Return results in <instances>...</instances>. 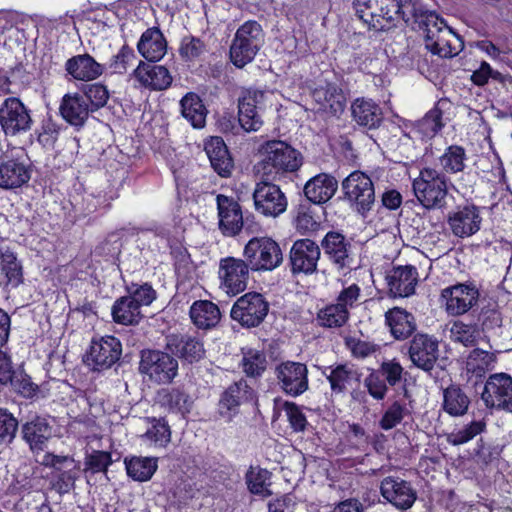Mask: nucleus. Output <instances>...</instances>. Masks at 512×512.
I'll use <instances>...</instances> for the list:
<instances>
[{"mask_svg": "<svg viewBox=\"0 0 512 512\" xmlns=\"http://www.w3.org/2000/svg\"><path fill=\"white\" fill-rule=\"evenodd\" d=\"M302 165L300 153L283 141H268L265 145V157L258 164L267 180L278 181L286 174L297 171Z\"/></svg>", "mask_w": 512, "mask_h": 512, "instance_id": "obj_1", "label": "nucleus"}, {"mask_svg": "<svg viewBox=\"0 0 512 512\" xmlns=\"http://www.w3.org/2000/svg\"><path fill=\"white\" fill-rule=\"evenodd\" d=\"M412 190L419 204L425 209H443L447 205V177L434 168H422L412 182Z\"/></svg>", "mask_w": 512, "mask_h": 512, "instance_id": "obj_2", "label": "nucleus"}, {"mask_svg": "<svg viewBox=\"0 0 512 512\" xmlns=\"http://www.w3.org/2000/svg\"><path fill=\"white\" fill-rule=\"evenodd\" d=\"M264 41V33L257 21L249 20L236 31L230 45L231 62L238 68H243L252 62Z\"/></svg>", "mask_w": 512, "mask_h": 512, "instance_id": "obj_3", "label": "nucleus"}, {"mask_svg": "<svg viewBox=\"0 0 512 512\" xmlns=\"http://www.w3.org/2000/svg\"><path fill=\"white\" fill-rule=\"evenodd\" d=\"M356 16L375 31H386L396 26L397 0H354Z\"/></svg>", "mask_w": 512, "mask_h": 512, "instance_id": "obj_4", "label": "nucleus"}, {"mask_svg": "<svg viewBox=\"0 0 512 512\" xmlns=\"http://www.w3.org/2000/svg\"><path fill=\"white\" fill-rule=\"evenodd\" d=\"M344 199L350 207L363 217L375 203V188L371 178L362 171L350 173L341 183Z\"/></svg>", "mask_w": 512, "mask_h": 512, "instance_id": "obj_5", "label": "nucleus"}, {"mask_svg": "<svg viewBox=\"0 0 512 512\" xmlns=\"http://www.w3.org/2000/svg\"><path fill=\"white\" fill-rule=\"evenodd\" d=\"M243 255L253 271H271L283 261L279 244L266 236L250 239L244 247Z\"/></svg>", "mask_w": 512, "mask_h": 512, "instance_id": "obj_6", "label": "nucleus"}, {"mask_svg": "<svg viewBox=\"0 0 512 512\" xmlns=\"http://www.w3.org/2000/svg\"><path fill=\"white\" fill-rule=\"evenodd\" d=\"M178 360L170 353L145 349L141 351L139 371L157 384H169L178 375Z\"/></svg>", "mask_w": 512, "mask_h": 512, "instance_id": "obj_7", "label": "nucleus"}, {"mask_svg": "<svg viewBox=\"0 0 512 512\" xmlns=\"http://www.w3.org/2000/svg\"><path fill=\"white\" fill-rule=\"evenodd\" d=\"M269 312V303L257 292H248L239 297L231 308V318L241 326L253 328L259 326Z\"/></svg>", "mask_w": 512, "mask_h": 512, "instance_id": "obj_8", "label": "nucleus"}, {"mask_svg": "<svg viewBox=\"0 0 512 512\" xmlns=\"http://www.w3.org/2000/svg\"><path fill=\"white\" fill-rule=\"evenodd\" d=\"M481 400L488 409L512 413V377L507 373L490 375L481 392Z\"/></svg>", "mask_w": 512, "mask_h": 512, "instance_id": "obj_9", "label": "nucleus"}, {"mask_svg": "<svg viewBox=\"0 0 512 512\" xmlns=\"http://www.w3.org/2000/svg\"><path fill=\"white\" fill-rule=\"evenodd\" d=\"M272 181L265 178L256 184L253 192L256 211L267 217H277L285 212L287 208L285 194Z\"/></svg>", "mask_w": 512, "mask_h": 512, "instance_id": "obj_10", "label": "nucleus"}, {"mask_svg": "<svg viewBox=\"0 0 512 512\" xmlns=\"http://www.w3.org/2000/svg\"><path fill=\"white\" fill-rule=\"evenodd\" d=\"M249 269L246 259L226 257L220 260L219 278L227 294L236 295L246 289Z\"/></svg>", "mask_w": 512, "mask_h": 512, "instance_id": "obj_11", "label": "nucleus"}, {"mask_svg": "<svg viewBox=\"0 0 512 512\" xmlns=\"http://www.w3.org/2000/svg\"><path fill=\"white\" fill-rule=\"evenodd\" d=\"M480 293L475 285L458 283L442 290L441 298L449 315L460 316L473 308Z\"/></svg>", "mask_w": 512, "mask_h": 512, "instance_id": "obj_12", "label": "nucleus"}, {"mask_svg": "<svg viewBox=\"0 0 512 512\" xmlns=\"http://www.w3.org/2000/svg\"><path fill=\"white\" fill-rule=\"evenodd\" d=\"M280 388L292 397H297L308 389V369L300 362L286 361L275 369Z\"/></svg>", "mask_w": 512, "mask_h": 512, "instance_id": "obj_13", "label": "nucleus"}, {"mask_svg": "<svg viewBox=\"0 0 512 512\" xmlns=\"http://www.w3.org/2000/svg\"><path fill=\"white\" fill-rule=\"evenodd\" d=\"M122 353L120 341L113 336L93 339L87 354L86 363L93 370H105L115 364Z\"/></svg>", "mask_w": 512, "mask_h": 512, "instance_id": "obj_14", "label": "nucleus"}, {"mask_svg": "<svg viewBox=\"0 0 512 512\" xmlns=\"http://www.w3.org/2000/svg\"><path fill=\"white\" fill-rule=\"evenodd\" d=\"M0 124L6 135H16L31 128L29 111L18 98H7L0 107Z\"/></svg>", "mask_w": 512, "mask_h": 512, "instance_id": "obj_15", "label": "nucleus"}, {"mask_svg": "<svg viewBox=\"0 0 512 512\" xmlns=\"http://www.w3.org/2000/svg\"><path fill=\"white\" fill-rule=\"evenodd\" d=\"M321 250L316 242L311 239L296 240L289 253L291 271L293 274H312L317 269Z\"/></svg>", "mask_w": 512, "mask_h": 512, "instance_id": "obj_16", "label": "nucleus"}, {"mask_svg": "<svg viewBox=\"0 0 512 512\" xmlns=\"http://www.w3.org/2000/svg\"><path fill=\"white\" fill-rule=\"evenodd\" d=\"M264 93L257 90H248L239 99L238 121L246 132H256L263 125L262 102Z\"/></svg>", "mask_w": 512, "mask_h": 512, "instance_id": "obj_17", "label": "nucleus"}, {"mask_svg": "<svg viewBox=\"0 0 512 512\" xmlns=\"http://www.w3.org/2000/svg\"><path fill=\"white\" fill-rule=\"evenodd\" d=\"M380 492L385 500L399 510H407L417 499V492L411 483L399 477H385L380 484Z\"/></svg>", "mask_w": 512, "mask_h": 512, "instance_id": "obj_18", "label": "nucleus"}, {"mask_svg": "<svg viewBox=\"0 0 512 512\" xmlns=\"http://www.w3.org/2000/svg\"><path fill=\"white\" fill-rule=\"evenodd\" d=\"M439 342L431 335L418 333L414 335L409 346V357L412 363L424 370L433 369L439 354Z\"/></svg>", "mask_w": 512, "mask_h": 512, "instance_id": "obj_19", "label": "nucleus"}, {"mask_svg": "<svg viewBox=\"0 0 512 512\" xmlns=\"http://www.w3.org/2000/svg\"><path fill=\"white\" fill-rule=\"evenodd\" d=\"M321 247L324 254L339 270L351 267L352 245L342 233L329 231L322 239Z\"/></svg>", "mask_w": 512, "mask_h": 512, "instance_id": "obj_20", "label": "nucleus"}, {"mask_svg": "<svg viewBox=\"0 0 512 512\" xmlns=\"http://www.w3.org/2000/svg\"><path fill=\"white\" fill-rule=\"evenodd\" d=\"M166 349L180 359L194 363L205 356L203 342L196 336L187 334H171L166 337Z\"/></svg>", "mask_w": 512, "mask_h": 512, "instance_id": "obj_21", "label": "nucleus"}, {"mask_svg": "<svg viewBox=\"0 0 512 512\" xmlns=\"http://www.w3.org/2000/svg\"><path fill=\"white\" fill-rule=\"evenodd\" d=\"M312 98L319 110L331 116L339 117L346 106V97L335 83L321 82L312 91Z\"/></svg>", "mask_w": 512, "mask_h": 512, "instance_id": "obj_22", "label": "nucleus"}, {"mask_svg": "<svg viewBox=\"0 0 512 512\" xmlns=\"http://www.w3.org/2000/svg\"><path fill=\"white\" fill-rule=\"evenodd\" d=\"M482 217L479 209L474 205L459 207L450 213L448 224L454 236L466 238L480 230Z\"/></svg>", "mask_w": 512, "mask_h": 512, "instance_id": "obj_23", "label": "nucleus"}, {"mask_svg": "<svg viewBox=\"0 0 512 512\" xmlns=\"http://www.w3.org/2000/svg\"><path fill=\"white\" fill-rule=\"evenodd\" d=\"M386 282L390 295L408 297L415 292L418 283V271L412 265L393 267L386 274Z\"/></svg>", "mask_w": 512, "mask_h": 512, "instance_id": "obj_24", "label": "nucleus"}, {"mask_svg": "<svg viewBox=\"0 0 512 512\" xmlns=\"http://www.w3.org/2000/svg\"><path fill=\"white\" fill-rule=\"evenodd\" d=\"M219 228L226 236L238 234L243 226L240 205L231 197L219 194L216 198Z\"/></svg>", "mask_w": 512, "mask_h": 512, "instance_id": "obj_25", "label": "nucleus"}, {"mask_svg": "<svg viewBox=\"0 0 512 512\" xmlns=\"http://www.w3.org/2000/svg\"><path fill=\"white\" fill-rule=\"evenodd\" d=\"M59 113L68 124L81 128L88 120L92 111L82 94L67 93L62 97Z\"/></svg>", "mask_w": 512, "mask_h": 512, "instance_id": "obj_26", "label": "nucleus"}, {"mask_svg": "<svg viewBox=\"0 0 512 512\" xmlns=\"http://www.w3.org/2000/svg\"><path fill=\"white\" fill-rule=\"evenodd\" d=\"M24 441L33 452L43 451L52 437L53 428L48 419L36 416L24 423L21 427Z\"/></svg>", "mask_w": 512, "mask_h": 512, "instance_id": "obj_27", "label": "nucleus"}, {"mask_svg": "<svg viewBox=\"0 0 512 512\" xmlns=\"http://www.w3.org/2000/svg\"><path fill=\"white\" fill-rule=\"evenodd\" d=\"M133 75L142 86L151 90H165L172 83L169 70L162 65L147 64L141 61L133 71Z\"/></svg>", "mask_w": 512, "mask_h": 512, "instance_id": "obj_28", "label": "nucleus"}, {"mask_svg": "<svg viewBox=\"0 0 512 512\" xmlns=\"http://www.w3.org/2000/svg\"><path fill=\"white\" fill-rule=\"evenodd\" d=\"M253 390L244 379L229 385L219 400V412L223 417L230 419L237 412L238 407L252 398Z\"/></svg>", "mask_w": 512, "mask_h": 512, "instance_id": "obj_29", "label": "nucleus"}, {"mask_svg": "<svg viewBox=\"0 0 512 512\" xmlns=\"http://www.w3.org/2000/svg\"><path fill=\"white\" fill-rule=\"evenodd\" d=\"M338 189V181L328 173H320L309 179L304 186L306 198L314 204L329 201Z\"/></svg>", "mask_w": 512, "mask_h": 512, "instance_id": "obj_30", "label": "nucleus"}, {"mask_svg": "<svg viewBox=\"0 0 512 512\" xmlns=\"http://www.w3.org/2000/svg\"><path fill=\"white\" fill-rule=\"evenodd\" d=\"M205 152L211 167L221 177H229L234 168L233 159L221 137H211L205 143Z\"/></svg>", "mask_w": 512, "mask_h": 512, "instance_id": "obj_31", "label": "nucleus"}, {"mask_svg": "<svg viewBox=\"0 0 512 512\" xmlns=\"http://www.w3.org/2000/svg\"><path fill=\"white\" fill-rule=\"evenodd\" d=\"M65 70L73 79L88 82L99 78L104 72V66L85 53L69 58Z\"/></svg>", "mask_w": 512, "mask_h": 512, "instance_id": "obj_32", "label": "nucleus"}, {"mask_svg": "<svg viewBox=\"0 0 512 512\" xmlns=\"http://www.w3.org/2000/svg\"><path fill=\"white\" fill-rule=\"evenodd\" d=\"M23 282V267L9 247H0V285L16 288Z\"/></svg>", "mask_w": 512, "mask_h": 512, "instance_id": "obj_33", "label": "nucleus"}, {"mask_svg": "<svg viewBox=\"0 0 512 512\" xmlns=\"http://www.w3.org/2000/svg\"><path fill=\"white\" fill-rule=\"evenodd\" d=\"M31 177L26 164L17 159H6L0 162V188L12 190L26 184Z\"/></svg>", "mask_w": 512, "mask_h": 512, "instance_id": "obj_34", "label": "nucleus"}, {"mask_svg": "<svg viewBox=\"0 0 512 512\" xmlns=\"http://www.w3.org/2000/svg\"><path fill=\"white\" fill-rule=\"evenodd\" d=\"M351 114L353 120L360 126L369 129L380 125L383 114L379 105L371 99L357 98L351 104Z\"/></svg>", "mask_w": 512, "mask_h": 512, "instance_id": "obj_35", "label": "nucleus"}, {"mask_svg": "<svg viewBox=\"0 0 512 512\" xmlns=\"http://www.w3.org/2000/svg\"><path fill=\"white\" fill-rule=\"evenodd\" d=\"M385 321L391 334L397 340L407 339L416 330L414 316L400 307L389 309L385 313Z\"/></svg>", "mask_w": 512, "mask_h": 512, "instance_id": "obj_36", "label": "nucleus"}, {"mask_svg": "<svg viewBox=\"0 0 512 512\" xmlns=\"http://www.w3.org/2000/svg\"><path fill=\"white\" fill-rule=\"evenodd\" d=\"M137 48L146 60L156 62L165 55L167 43L158 28H149L142 34Z\"/></svg>", "mask_w": 512, "mask_h": 512, "instance_id": "obj_37", "label": "nucleus"}, {"mask_svg": "<svg viewBox=\"0 0 512 512\" xmlns=\"http://www.w3.org/2000/svg\"><path fill=\"white\" fill-rule=\"evenodd\" d=\"M190 318L198 328L210 329L219 323L221 313L218 306L210 301H196L190 308Z\"/></svg>", "mask_w": 512, "mask_h": 512, "instance_id": "obj_38", "label": "nucleus"}, {"mask_svg": "<svg viewBox=\"0 0 512 512\" xmlns=\"http://www.w3.org/2000/svg\"><path fill=\"white\" fill-rule=\"evenodd\" d=\"M397 22L403 20L408 25H415L419 29L423 27L429 14L434 11L425 9L419 0H397Z\"/></svg>", "mask_w": 512, "mask_h": 512, "instance_id": "obj_39", "label": "nucleus"}, {"mask_svg": "<svg viewBox=\"0 0 512 512\" xmlns=\"http://www.w3.org/2000/svg\"><path fill=\"white\" fill-rule=\"evenodd\" d=\"M470 398L457 384H450L443 390V410L451 416H463L468 411Z\"/></svg>", "mask_w": 512, "mask_h": 512, "instance_id": "obj_40", "label": "nucleus"}, {"mask_svg": "<svg viewBox=\"0 0 512 512\" xmlns=\"http://www.w3.org/2000/svg\"><path fill=\"white\" fill-rule=\"evenodd\" d=\"M182 116L194 128H202L206 123L207 109L202 99L195 93H187L180 101Z\"/></svg>", "mask_w": 512, "mask_h": 512, "instance_id": "obj_41", "label": "nucleus"}, {"mask_svg": "<svg viewBox=\"0 0 512 512\" xmlns=\"http://www.w3.org/2000/svg\"><path fill=\"white\" fill-rule=\"evenodd\" d=\"M157 397L158 403L173 413L185 415L192 408L193 401L190 396L179 388L162 389Z\"/></svg>", "mask_w": 512, "mask_h": 512, "instance_id": "obj_42", "label": "nucleus"}, {"mask_svg": "<svg viewBox=\"0 0 512 512\" xmlns=\"http://www.w3.org/2000/svg\"><path fill=\"white\" fill-rule=\"evenodd\" d=\"M124 464L127 475L138 482L150 480L158 468L157 459L152 457H126Z\"/></svg>", "mask_w": 512, "mask_h": 512, "instance_id": "obj_43", "label": "nucleus"}, {"mask_svg": "<svg viewBox=\"0 0 512 512\" xmlns=\"http://www.w3.org/2000/svg\"><path fill=\"white\" fill-rule=\"evenodd\" d=\"M495 362L496 357L493 353L476 348L467 356L465 370L468 375L481 378L487 371L493 369Z\"/></svg>", "mask_w": 512, "mask_h": 512, "instance_id": "obj_44", "label": "nucleus"}, {"mask_svg": "<svg viewBox=\"0 0 512 512\" xmlns=\"http://www.w3.org/2000/svg\"><path fill=\"white\" fill-rule=\"evenodd\" d=\"M112 317L122 325L138 324L142 318L140 308L128 296L117 299L112 307Z\"/></svg>", "mask_w": 512, "mask_h": 512, "instance_id": "obj_45", "label": "nucleus"}, {"mask_svg": "<svg viewBox=\"0 0 512 512\" xmlns=\"http://www.w3.org/2000/svg\"><path fill=\"white\" fill-rule=\"evenodd\" d=\"M271 473L259 466H251L245 475L248 490L254 495L268 497L272 495L270 490Z\"/></svg>", "mask_w": 512, "mask_h": 512, "instance_id": "obj_46", "label": "nucleus"}, {"mask_svg": "<svg viewBox=\"0 0 512 512\" xmlns=\"http://www.w3.org/2000/svg\"><path fill=\"white\" fill-rule=\"evenodd\" d=\"M329 373L325 371L331 390L334 393H343L352 381H357V373L347 364H339L335 367H329Z\"/></svg>", "mask_w": 512, "mask_h": 512, "instance_id": "obj_47", "label": "nucleus"}, {"mask_svg": "<svg viewBox=\"0 0 512 512\" xmlns=\"http://www.w3.org/2000/svg\"><path fill=\"white\" fill-rule=\"evenodd\" d=\"M437 43H439V46H437L435 49H432L430 52L442 58L454 57L464 47L463 40L459 35L454 33L450 27L443 28V35L441 39L437 41Z\"/></svg>", "mask_w": 512, "mask_h": 512, "instance_id": "obj_48", "label": "nucleus"}, {"mask_svg": "<svg viewBox=\"0 0 512 512\" xmlns=\"http://www.w3.org/2000/svg\"><path fill=\"white\" fill-rule=\"evenodd\" d=\"M426 18V22L423 27L419 28V30L424 32L425 39V47L427 50L431 51L439 46L437 41L441 39L443 35V28H449L443 19L439 18L438 14L435 12L434 14H429Z\"/></svg>", "mask_w": 512, "mask_h": 512, "instance_id": "obj_49", "label": "nucleus"}, {"mask_svg": "<svg viewBox=\"0 0 512 512\" xmlns=\"http://www.w3.org/2000/svg\"><path fill=\"white\" fill-rule=\"evenodd\" d=\"M466 160L465 149L458 145L449 146L439 158L440 165L446 173H458L464 170Z\"/></svg>", "mask_w": 512, "mask_h": 512, "instance_id": "obj_50", "label": "nucleus"}, {"mask_svg": "<svg viewBox=\"0 0 512 512\" xmlns=\"http://www.w3.org/2000/svg\"><path fill=\"white\" fill-rule=\"evenodd\" d=\"M241 364L244 373L248 377L256 378L266 370L268 361L263 352L249 349L243 353Z\"/></svg>", "mask_w": 512, "mask_h": 512, "instance_id": "obj_51", "label": "nucleus"}, {"mask_svg": "<svg viewBox=\"0 0 512 512\" xmlns=\"http://www.w3.org/2000/svg\"><path fill=\"white\" fill-rule=\"evenodd\" d=\"M148 421L151 426L144 437L156 447H166L171 440V430L167 421L164 418H151Z\"/></svg>", "mask_w": 512, "mask_h": 512, "instance_id": "obj_52", "label": "nucleus"}, {"mask_svg": "<svg viewBox=\"0 0 512 512\" xmlns=\"http://www.w3.org/2000/svg\"><path fill=\"white\" fill-rule=\"evenodd\" d=\"M349 317V312L341 305H330L318 313L320 325L328 328H337L343 326Z\"/></svg>", "mask_w": 512, "mask_h": 512, "instance_id": "obj_53", "label": "nucleus"}, {"mask_svg": "<svg viewBox=\"0 0 512 512\" xmlns=\"http://www.w3.org/2000/svg\"><path fill=\"white\" fill-rule=\"evenodd\" d=\"M478 321L481 331L486 336L499 335L503 323L502 315L499 310L490 307L482 308Z\"/></svg>", "mask_w": 512, "mask_h": 512, "instance_id": "obj_54", "label": "nucleus"}, {"mask_svg": "<svg viewBox=\"0 0 512 512\" xmlns=\"http://www.w3.org/2000/svg\"><path fill=\"white\" fill-rule=\"evenodd\" d=\"M408 414L409 410L406 404L396 400L384 411L379 421V426L385 431L391 430L400 424Z\"/></svg>", "mask_w": 512, "mask_h": 512, "instance_id": "obj_55", "label": "nucleus"}, {"mask_svg": "<svg viewBox=\"0 0 512 512\" xmlns=\"http://www.w3.org/2000/svg\"><path fill=\"white\" fill-rule=\"evenodd\" d=\"M92 113L104 107L109 99L107 87L100 83L87 84L83 87V95Z\"/></svg>", "mask_w": 512, "mask_h": 512, "instance_id": "obj_56", "label": "nucleus"}, {"mask_svg": "<svg viewBox=\"0 0 512 512\" xmlns=\"http://www.w3.org/2000/svg\"><path fill=\"white\" fill-rule=\"evenodd\" d=\"M478 330L475 326L455 321L450 329V337L454 342L464 346H474L478 339Z\"/></svg>", "mask_w": 512, "mask_h": 512, "instance_id": "obj_57", "label": "nucleus"}, {"mask_svg": "<svg viewBox=\"0 0 512 512\" xmlns=\"http://www.w3.org/2000/svg\"><path fill=\"white\" fill-rule=\"evenodd\" d=\"M484 428L485 423L482 420L472 421L462 428L451 432L448 436V442L452 445H462L482 433Z\"/></svg>", "mask_w": 512, "mask_h": 512, "instance_id": "obj_58", "label": "nucleus"}, {"mask_svg": "<svg viewBox=\"0 0 512 512\" xmlns=\"http://www.w3.org/2000/svg\"><path fill=\"white\" fill-rule=\"evenodd\" d=\"M113 463L111 454L106 451L94 450L85 457V471L92 474L104 473L107 475L108 467Z\"/></svg>", "mask_w": 512, "mask_h": 512, "instance_id": "obj_59", "label": "nucleus"}, {"mask_svg": "<svg viewBox=\"0 0 512 512\" xmlns=\"http://www.w3.org/2000/svg\"><path fill=\"white\" fill-rule=\"evenodd\" d=\"M442 111L438 108L431 109L417 122V130L424 137H433L442 128Z\"/></svg>", "mask_w": 512, "mask_h": 512, "instance_id": "obj_60", "label": "nucleus"}, {"mask_svg": "<svg viewBox=\"0 0 512 512\" xmlns=\"http://www.w3.org/2000/svg\"><path fill=\"white\" fill-rule=\"evenodd\" d=\"M18 426L17 418L7 409L0 408V445L13 442Z\"/></svg>", "mask_w": 512, "mask_h": 512, "instance_id": "obj_61", "label": "nucleus"}, {"mask_svg": "<svg viewBox=\"0 0 512 512\" xmlns=\"http://www.w3.org/2000/svg\"><path fill=\"white\" fill-rule=\"evenodd\" d=\"M281 408L285 411L287 420L295 432L305 430L307 426V419L297 404L289 401H283L281 402Z\"/></svg>", "mask_w": 512, "mask_h": 512, "instance_id": "obj_62", "label": "nucleus"}, {"mask_svg": "<svg viewBox=\"0 0 512 512\" xmlns=\"http://www.w3.org/2000/svg\"><path fill=\"white\" fill-rule=\"evenodd\" d=\"M205 50V44L194 36H185L181 40L179 53L185 61L199 57Z\"/></svg>", "mask_w": 512, "mask_h": 512, "instance_id": "obj_63", "label": "nucleus"}, {"mask_svg": "<svg viewBox=\"0 0 512 512\" xmlns=\"http://www.w3.org/2000/svg\"><path fill=\"white\" fill-rule=\"evenodd\" d=\"M135 58L134 51L127 45H124L120 51L112 57L109 68L113 73L124 74L126 73L130 62Z\"/></svg>", "mask_w": 512, "mask_h": 512, "instance_id": "obj_64", "label": "nucleus"}]
</instances>
